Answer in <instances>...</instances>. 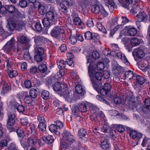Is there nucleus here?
I'll use <instances>...</instances> for the list:
<instances>
[{"label":"nucleus","instance_id":"obj_53","mask_svg":"<svg viewBox=\"0 0 150 150\" xmlns=\"http://www.w3.org/2000/svg\"><path fill=\"white\" fill-rule=\"evenodd\" d=\"M120 18H121L120 22L121 21V25H123V26L124 25L129 22V19L125 16H122L121 17H120Z\"/></svg>","mask_w":150,"mask_h":150},{"label":"nucleus","instance_id":"obj_14","mask_svg":"<svg viewBox=\"0 0 150 150\" xmlns=\"http://www.w3.org/2000/svg\"><path fill=\"white\" fill-rule=\"evenodd\" d=\"M10 105L11 106H14L17 111L20 113H23L25 111V108L23 105H19L18 103L16 102L15 100H11L10 101Z\"/></svg>","mask_w":150,"mask_h":150},{"label":"nucleus","instance_id":"obj_29","mask_svg":"<svg viewBox=\"0 0 150 150\" xmlns=\"http://www.w3.org/2000/svg\"><path fill=\"white\" fill-rule=\"evenodd\" d=\"M37 140L36 137H31L28 140V144L29 146H33L36 144Z\"/></svg>","mask_w":150,"mask_h":150},{"label":"nucleus","instance_id":"obj_56","mask_svg":"<svg viewBox=\"0 0 150 150\" xmlns=\"http://www.w3.org/2000/svg\"><path fill=\"white\" fill-rule=\"evenodd\" d=\"M73 22L74 25H81L82 23L81 20L79 17H76L74 18Z\"/></svg>","mask_w":150,"mask_h":150},{"label":"nucleus","instance_id":"obj_36","mask_svg":"<svg viewBox=\"0 0 150 150\" xmlns=\"http://www.w3.org/2000/svg\"><path fill=\"white\" fill-rule=\"evenodd\" d=\"M96 25L98 30L100 31H101L104 33L107 34V32L106 29L105 28L102 23L100 22H97Z\"/></svg>","mask_w":150,"mask_h":150},{"label":"nucleus","instance_id":"obj_6","mask_svg":"<svg viewBox=\"0 0 150 150\" xmlns=\"http://www.w3.org/2000/svg\"><path fill=\"white\" fill-rule=\"evenodd\" d=\"M63 133L64 134V140L67 144L70 145L75 142L74 137L73 135L71 134L70 132L65 130Z\"/></svg>","mask_w":150,"mask_h":150},{"label":"nucleus","instance_id":"obj_63","mask_svg":"<svg viewBox=\"0 0 150 150\" xmlns=\"http://www.w3.org/2000/svg\"><path fill=\"white\" fill-rule=\"evenodd\" d=\"M97 67L98 70H102L104 69L105 67L104 64L102 62H99L97 64Z\"/></svg>","mask_w":150,"mask_h":150},{"label":"nucleus","instance_id":"obj_44","mask_svg":"<svg viewBox=\"0 0 150 150\" xmlns=\"http://www.w3.org/2000/svg\"><path fill=\"white\" fill-rule=\"evenodd\" d=\"M93 34L89 31H87L84 33V37L86 40H91L92 39Z\"/></svg>","mask_w":150,"mask_h":150},{"label":"nucleus","instance_id":"obj_5","mask_svg":"<svg viewBox=\"0 0 150 150\" xmlns=\"http://www.w3.org/2000/svg\"><path fill=\"white\" fill-rule=\"evenodd\" d=\"M18 10L13 5H6L3 6L0 10V13L3 14L7 13L11 14H15L17 12Z\"/></svg>","mask_w":150,"mask_h":150},{"label":"nucleus","instance_id":"obj_37","mask_svg":"<svg viewBox=\"0 0 150 150\" xmlns=\"http://www.w3.org/2000/svg\"><path fill=\"white\" fill-rule=\"evenodd\" d=\"M43 140L45 143L48 144H50L53 142L54 139L53 137L51 135H49L44 138Z\"/></svg>","mask_w":150,"mask_h":150},{"label":"nucleus","instance_id":"obj_26","mask_svg":"<svg viewBox=\"0 0 150 150\" xmlns=\"http://www.w3.org/2000/svg\"><path fill=\"white\" fill-rule=\"evenodd\" d=\"M103 6H101L96 4L93 5L91 8L92 12L96 14H99Z\"/></svg>","mask_w":150,"mask_h":150},{"label":"nucleus","instance_id":"obj_3","mask_svg":"<svg viewBox=\"0 0 150 150\" xmlns=\"http://www.w3.org/2000/svg\"><path fill=\"white\" fill-rule=\"evenodd\" d=\"M7 116V127L10 132L14 131L16 129L15 126V115L13 112H10L8 113Z\"/></svg>","mask_w":150,"mask_h":150},{"label":"nucleus","instance_id":"obj_2","mask_svg":"<svg viewBox=\"0 0 150 150\" xmlns=\"http://www.w3.org/2000/svg\"><path fill=\"white\" fill-rule=\"evenodd\" d=\"M144 103L145 106L138 105L137 109L140 114L148 117H150V98H148L146 99Z\"/></svg>","mask_w":150,"mask_h":150},{"label":"nucleus","instance_id":"obj_60","mask_svg":"<svg viewBox=\"0 0 150 150\" xmlns=\"http://www.w3.org/2000/svg\"><path fill=\"white\" fill-rule=\"evenodd\" d=\"M44 49L42 47H39L37 49H35V53L44 55Z\"/></svg>","mask_w":150,"mask_h":150},{"label":"nucleus","instance_id":"obj_33","mask_svg":"<svg viewBox=\"0 0 150 150\" xmlns=\"http://www.w3.org/2000/svg\"><path fill=\"white\" fill-rule=\"evenodd\" d=\"M136 80L137 83L140 85L143 84L145 82L146 79L142 76L138 75L136 76Z\"/></svg>","mask_w":150,"mask_h":150},{"label":"nucleus","instance_id":"obj_7","mask_svg":"<svg viewBox=\"0 0 150 150\" xmlns=\"http://www.w3.org/2000/svg\"><path fill=\"white\" fill-rule=\"evenodd\" d=\"M57 15L54 8L51 6L49 10L46 13L45 15L46 18L49 20L52 21L55 20V18Z\"/></svg>","mask_w":150,"mask_h":150},{"label":"nucleus","instance_id":"obj_51","mask_svg":"<svg viewBox=\"0 0 150 150\" xmlns=\"http://www.w3.org/2000/svg\"><path fill=\"white\" fill-rule=\"evenodd\" d=\"M38 129L41 131H45L46 129V125L45 123L40 122L39 123L38 125Z\"/></svg>","mask_w":150,"mask_h":150},{"label":"nucleus","instance_id":"obj_50","mask_svg":"<svg viewBox=\"0 0 150 150\" xmlns=\"http://www.w3.org/2000/svg\"><path fill=\"white\" fill-rule=\"evenodd\" d=\"M10 88V87L7 84L5 83L2 86L1 92L4 93H7L9 91Z\"/></svg>","mask_w":150,"mask_h":150},{"label":"nucleus","instance_id":"obj_42","mask_svg":"<svg viewBox=\"0 0 150 150\" xmlns=\"http://www.w3.org/2000/svg\"><path fill=\"white\" fill-rule=\"evenodd\" d=\"M131 45L133 46H137L140 44V42L137 38H133L130 40Z\"/></svg>","mask_w":150,"mask_h":150},{"label":"nucleus","instance_id":"obj_21","mask_svg":"<svg viewBox=\"0 0 150 150\" xmlns=\"http://www.w3.org/2000/svg\"><path fill=\"white\" fill-rule=\"evenodd\" d=\"M138 21L141 22H145L148 20L146 13L144 12H139L136 16Z\"/></svg>","mask_w":150,"mask_h":150},{"label":"nucleus","instance_id":"obj_61","mask_svg":"<svg viewBox=\"0 0 150 150\" xmlns=\"http://www.w3.org/2000/svg\"><path fill=\"white\" fill-rule=\"evenodd\" d=\"M54 123L57 126L58 129H60L63 127V124L60 121L57 120L54 122Z\"/></svg>","mask_w":150,"mask_h":150},{"label":"nucleus","instance_id":"obj_40","mask_svg":"<svg viewBox=\"0 0 150 150\" xmlns=\"http://www.w3.org/2000/svg\"><path fill=\"white\" fill-rule=\"evenodd\" d=\"M33 98L30 97V96L27 94L25 95L24 98V101L25 103L27 104H31L33 102Z\"/></svg>","mask_w":150,"mask_h":150},{"label":"nucleus","instance_id":"obj_48","mask_svg":"<svg viewBox=\"0 0 150 150\" xmlns=\"http://www.w3.org/2000/svg\"><path fill=\"white\" fill-rule=\"evenodd\" d=\"M38 10L40 13L41 15H44L45 13L46 14L47 12L46 7L45 6L42 5L40 7Z\"/></svg>","mask_w":150,"mask_h":150},{"label":"nucleus","instance_id":"obj_58","mask_svg":"<svg viewBox=\"0 0 150 150\" xmlns=\"http://www.w3.org/2000/svg\"><path fill=\"white\" fill-rule=\"evenodd\" d=\"M38 70V69L37 67H33L29 69L30 74L31 75H34L37 72Z\"/></svg>","mask_w":150,"mask_h":150},{"label":"nucleus","instance_id":"obj_64","mask_svg":"<svg viewBox=\"0 0 150 150\" xmlns=\"http://www.w3.org/2000/svg\"><path fill=\"white\" fill-rule=\"evenodd\" d=\"M8 150H18L15 143H12L8 146Z\"/></svg>","mask_w":150,"mask_h":150},{"label":"nucleus","instance_id":"obj_30","mask_svg":"<svg viewBox=\"0 0 150 150\" xmlns=\"http://www.w3.org/2000/svg\"><path fill=\"white\" fill-rule=\"evenodd\" d=\"M100 145L102 149H106L109 148V147L108 141L107 139H105L102 141Z\"/></svg>","mask_w":150,"mask_h":150},{"label":"nucleus","instance_id":"obj_62","mask_svg":"<svg viewBox=\"0 0 150 150\" xmlns=\"http://www.w3.org/2000/svg\"><path fill=\"white\" fill-rule=\"evenodd\" d=\"M28 5L26 0H21L20 1L19 5L22 8H25L27 7Z\"/></svg>","mask_w":150,"mask_h":150},{"label":"nucleus","instance_id":"obj_25","mask_svg":"<svg viewBox=\"0 0 150 150\" xmlns=\"http://www.w3.org/2000/svg\"><path fill=\"white\" fill-rule=\"evenodd\" d=\"M36 126L33 123H30L27 125L26 129L28 132V134L32 133L33 132H36Z\"/></svg>","mask_w":150,"mask_h":150},{"label":"nucleus","instance_id":"obj_17","mask_svg":"<svg viewBox=\"0 0 150 150\" xmlns=\"http://www.w3.org/2000/svg\"><path fill=\"white\" fill-rule=\"evenodd\" d=\"M125 29H127V33L128 35L134 36L137 34V30L136 28L134 27H131L130 25L125 26Z\"/></svg>","mask_w":150,"mask_h":150},{"label":"nucleus","instance_id":"obj_38","mask_svg":"<svg viewBox=\"0 0 150 150\" xmlns=\"http://www.w3.org/2000/svg\"><path fill=\"white\" fill-rule=\"evenodd\" d=\"M38 69L41 73H44L47 72V68L46 64H41L39 66Z\"/></svg>","mask_w":150,"mask_h":150},{"label":"nucleus","instance_id":"obj_23","mask_svg":"<svg viewBox=\"0 0 150 150\" xmlns=\"http://www.w3.org/2000/svg\"><path fill=\"white\" fill-rule=\"evenodd\" d=\"M88 104L87 102H82L80 103L78 107L79 108L81 112H86L88 110Z\"/></svg>","mask_w":150,"mask_h":150},{"label":"nucleus","instance_id":"obj_35","mask_svg":"<svg viewBox=\"0 0 150 150\" xmlns=\"http://www.w3.org/2000/svg\"><path fill=\"white\" fill-rule=\"evenodd\" d=\"M136 56L138 58L140 59L143 58L145 56V53L142 50H137L136 52Z\"/></svg>","mask_w":150,"mask_h":150},{"label":"nucleus","instance_id":"obj_1","mask_svg":"<svg viewBox=\"0 0 150 150\" xmlns=\"http://www.w3.org/2000/svg\"><path fill=\"white\" fill-rule=\"evenodd\" d=\"M87 64L90 63V64L88 67V74H89V70L91 73L93 81H96L95 79L97 80L100 81L103 77V74L100 72H97L96 73V64L94 62H91L89 57L87 56Z\"/></svg>","mask_w":150,"mask_h":150},{"label":"nucleus","instance_id":"obj_28","mask_svg":"<svg viewBox=\"0 0 150 150\" xmlns=\"http://www.w3.org/2000/svg\"><path fill=\"white\" fill-rule=\"evenodd\" d=\"M146 61H143L140 62L139 64V67L142 70L143 72H146L149 69V67L148 66H146Z\"/></svg>","mask_w":150,"mask_h":150},{"label":"nucleus","instance_id":"obj_57","mask_svg":"<svg viewBox=\"0 0 150 150\" xmlns=\"http://www.w3.org/2000/svg\"><path fill=\"white\" fill-rule=\"evenodd\" d=\"M24 85L25 87L27 89L30 88L32 87L31 81L29 80L25 81L24 82Z\"/></svg>","mask_w":150,"mask_h":150},{"label":"nucleus","instance_id":"obj_34","mask_svg":"<svg viewBox=\"0 0 150 150\" xmlns=\"http://www.w3.org/2000/svg\"><path fill=\"white\" fill-rule=\"evenodd\" d=\"M38 93V92L36 89L32 88L30 90L29 95L33 99L36 98Z\"/></svg>","mask_w":150,"mask_h":150},{"label":"nucleus","instance_id":"obj_11","mask_svg":"<svg viewBox=\"0 0 150 150\" xmlns=\"http://www.w3.org/2000/svg\"><path fill=\"white\" fill-rule=\"evenodd\" d=\"M121 5L127 10L129 9L134 3L133 0H118Z\"/></svg>","mask_w":150,"mask_h":150},{"label":"nucleus","instance_id":"obj_22","mask_svg":"<svg viewBox=\"0 0 150 150\" xmlns=\"http://www.w3.org/2000/svg\"><path fill=\"white\" fill-rule=\"evenodd\" d=\"M89 76L91 79V82L93 84V88L98 92H99L100 90V87L99 85L96 83V81H93V77L92 76V75L90 71L89 70Z\"/></svg>","mask_w":150,"mask_h":150},{"label":"nucleus","instance_id":"obj_16","mask_svg":"<svg viewBox=\"0 0 150 150\" xmlns=\"http://www.w3.org/2000/svg\"><path fill=\"white\" fill-rule=\"evenodd\" d=\"M139 3L138 0L135 1L131 6L132 8L130 10L131 13L135 14L139 11L140 8L139 6Z\"/></svg>","mask_w":150,"mask_h":150},{"label":"nucleus","instance_id":"obj_32","mask_svg":"<svg viewBox=\"0 0 150 150\" xmlns=\"http://www.w3.org/2000/svg\"><path fill=\"white\" fill-rule=\"evenodd\" d=\"M10 141V139L7 138H6L5 139L1 140L0 141V147L1 148H4L6 146L8 145V143Z\"/></svg>","mask_w":150,"mask_h":150},{"label":"nucleus","instance_id":"obj_47","mask_svg":"<svg viewBox=\"0 0 150 150\" xmlns=\"http://www.w3.org/2000/svg\"><path fill=\"white\" fill-rule=\"evenodd\" d=\"M49 92L46 90L43 91L41 93V97L44 100H47L49 98Z\"/></svg>","mask_w":150,"mask_h":150},{"label":"nucleus","instance_id":"obj_19","mask_svg":"<svg viewBox=\"0 0 150 150\" xmlns=\"http://www.w3.org/2000/svg\"><path fill=\"white\" fill-rule=\"evenodd\" d=\"M123 25L121 24H118L115 25L110 30V33L109 35L110 37H113V35L116 32L121 30L123 27Z\"/></svg>","mask_w":150,"mask_h":150},{"label":"nucleus","instance_id":"obj_39","mask_svg":"<svg viewBox=\"0 0 150 150\" xmlns=\"http://www.w3.org/2000/svg\"><path fill=\"white\" fill-rule=\"evenodd\" d=\"M34 58L35 60L37 62H41L43 61V55L35 53Z\"/></svg>","mask_w":150,"mask_h":150},{"label":"nucleus","instance_id":"obj_27","mask_svg":"<svg viewBox=\"0 0 150 150\" xmlns=\"http://www.w3.org/2000/svg\"><path fill=\"white\" fill-rule=\"evenodd\" d=\"M6 72L9 77L11 79L16 76L18 75V73L16 70L12 69H7Z\"/></svg>","mask_w":150,"mask_h":150},{"label":"nucleus","instance_id":"obj_9","mask_svg":"<svg viewBox=\"0 0 150 150\" xmlns=\"http://www.w3.org/2000/svg\"><path fill=\"white\" fill-rule=\"evenodd\" d=\"M88 0H78V8L81 11L84 12L87 9L89 5Z\"/></svg>","mask_w":150,"mask_h":150},{"label":"nucleus","instance_id":"obj_12","mask_svg":"<svg viewBox=\"0 0 150 150\" xmlns=\"http://www.w3.org/2000/svg\"><path fill=\"white\" fill-rule=\"evenodd\" d=\"M75 91L76 93L78 94V98H77L78 99L82 98L86 93L84 87L78 84L76 86Z\"/></svg>","mask_w":150,"mask_h":150},{"label":"nucleus","instance_id":"obj_4","mask_svg":"<svg viewBox=\"0 0 150 150\" xmlns=\"http://www.w3.org/2000/svg\"><path fill=\"white\" fill-rule=\"evenodd\" d=\"M64 30L61 27L56 26L54 27L50 33L51 36L59 40H62Z\"/></svg>","mask_w":150,"mask_h":150},{"label":"nucleus","instance_id":"obj_52","mask_svg":"<svg viewBox=\"0 0 150 150\" xmlns=\"http://www.w3.org/2000/svg\"><path fill=\"white\" fill-rule=\"evenodd\" d=\"M6 67L8 69L12 67L13 64V60L11 58H9L6 60Z\"/></svg>","mask_w":150,"mask_h":150},{"label":"nucleus","instance_id":"obj_8","mask_svg":"<svg viewBox=\"0 0 150 150\" xmlns=\"http://www.w3.org/2000/svg\"><path fill=\"white\" fill-rule=\"evenodd\" d=\"M53 90L57 92H64L65 91L67 88L66 85L61 84L60 82L55 83L53 86Z\"/></svg>","mask_w":150,"mask_h":150},{"label":"nucleus","instance_id":"obj_13","mask_svg":"<svg viewBox=\"0 0 150 150\" xmlns=\"http://www.w3.org/2000/svg\"><path fill=\"white\" fill-rule=\"evenodd\" d=\"M125 102L126 106L128 108H134L137 107L136 102L133 100V98L132 97L127 98Z\"/></svg>","mask_w":150,"mask_h":150},{"label":"nucleus","instance_id":"obj_46","mask_svg":"<svg viewBox=\"0 0 150 150\" xmlns=\"http://www.w3.org/2000/svg\"><path fill=\"white\" fill-rule=\"evenodd\" d=\"M87 134L86 131L83 128L81 129L78 132V134L80 138H83L85 137Z\"/></svg>","mask_w":150,"mask_h":150},{"label":"nucleus","instance_id":"obj_18","mask_svg":"<svg viewBox=\"0 0 150 150\" xmlns=\"http://www.w3.org/2000/svg\"><path fill=\"white\" fill-rule=\"evenodd\" d=\"M100 129V131L104 133H109L110 136H113L114 135L111 128L106 125H104Z\"/></svg>","mask_w":150,"mask_h":150},{"label":"nucleus","instance_id":"obj_15","mask_svg":"<svg viewBox=\"0 0 150 150\" xmlns=\"http://www.w3.org/2000/svg\"><path fill=\"white\" fill-rule=\"evenodd\" d=\"M129 136L133 139H135L138 143L142 137V134L139 132H137L136 131H130Z\"/></svg>","mask_w":150,"mask_h":150},{"label":"nucleus","instance_id":"obj_59","mask_svg":"<svg viewBox=\"0 0 150 150\" xmlns=\"http://www.w3.org/2000/svg\"><path fill=\"white\" fill-rule=\"evenodd\" d=\"M16 133L19 137L21 138L24 137L25 134L23 130L20 129H18L16 130Z\"/></svg>","mask_w":150,"mask_h":150},{"label":"nucleus","instance_id":"obj_41","mask_svg":"<svg viewBox=\"0 0 150 150\" xmlns=\"http://www.w3.org/2000/svg\"><path fill=\"white\" fill-rule=\"evenodd\" d=\"M49 130L52 133H56L58 132V129L54 123L52 124L49 127Z\"/></svg>","mask_w":150,"mask_h":150},{"label":"nucleus","instance_id":"obj_20","mask_svg":"<svg viewBox=\"0 0 150 150\" xmlns=\"http://www.w3.org/2000/svg\"><path fill=\"white\" fill-rule=\"evenodd\" d=\"M75 1L73 0H64L60 4L61 7H64L68 8L69 6L73 5Z\"/></svg>","mask_w":150,"mask_h":150},{"label":"nucleus","instance_id":"obj_31","mask_svg":"<svg viewBox=\"0 0 150 150\" xmlns=\"http://www.w3.org/2000/svg\"><path fill=\"white\" fill-rule=\"evenodd\" d=\"M81 111L78 106L75 107L72 110V114L76 117H80Z\"/></svg>","mask_w":150,"mask_h":150},{"label":"nucleus","instance_id":"obj_49","mask_svg":"<svg viewBox=\"0 0 150 150\" xmlns=\"http://www.w3.org/2000/svg\"><path fill=\"white\" fill-rule=\"evenodd\" d=\"M57 64L58 68L60 69H62L65 67L66 63H65L64 61L61 60L59 62H57Z\"/></svg>","mask_w":150,"mask_h":150},{"label":"nucleus","instance_id":"obj_43","mask_svg":"<svg viewBox=\"0 0 150 150\" xmlns=\"http://www.w3.org/2000/svg\"><path fill=\"white\" fill-rule=\"evenodd\" d=\"M134 74L132 71L128 70L126 71L125 73V76L126 78H128L129 79H132L134 76Z\"/></svg>","mask_w":150,"mask_h":150},{"label":"nucleus","instance_id":"obj_24","mask_svg":"<svg viewBox=\"0 0 150 150\" xmlns=\"http://www.w3.org/2000/svg\"><path fill=\"white\" fill-rule=\"evenodd\" d=\"M52 20H49L48 19L46 18L43 19L42 23L44 27L46 28V30L48 29L52 25Z\"/></svg>","mask_w":150,"mask_h":150},{"label":"nucleus","instance_id":"obj_55","mask_svg":"<svg viewBox=\"0 0 150 150\" xmlns=\"http://www.w3.org/2000/svg\"><path fill=\"white\" fill-rule=\"evenodd\" d=\"M25 24L23 22H19L17 24L16 29L18 30H21L25 27Z\"/></svg>","mask_w":150,"mask_h":150},{"label":"nucleus","instance_id":"obj_10","mask_svg":"<svg viewBox=\"0 0 150 150\" xmlns=\"http://www.w3.org/2000/svg\"><path fill=\"white\" fill-rule=\"evenodd\" d=\"M34 42L37 45H42L43 43L48 42L49 40L45 37L40 36H36L34 37Z\"/></svg>","mask_w":150,"mask_h":150},{"label":"nucleus","instance_id":"obj_54","mask_svg":"<svg viewBox=\"0 0 150 150\" xmlns=\"http://www.w3.org/2000/svg\"><path fill=\"white\" fill-rule=\"evenodd\" d=\"M77 41L75 36L73 35H70L69 38V42L72 45H74L76 43Z\"/></svg>","mask_w":150,"mask_h":150},{"label":"nucleus","instance_id":"obj_45","mask_svg":"<svg viewBox=\"0 0 150 150\" xmlns=\"http://www.w3.org/2000/svg\"><path fill=\"white\" fill-rule=\"evenodd\" d=\"M29 40L27 37L23 35L22 36L20 40V43L22 44H26L29 42Z\"/></svg>","mask_w":150,"mask_h":150}]
</instances>
